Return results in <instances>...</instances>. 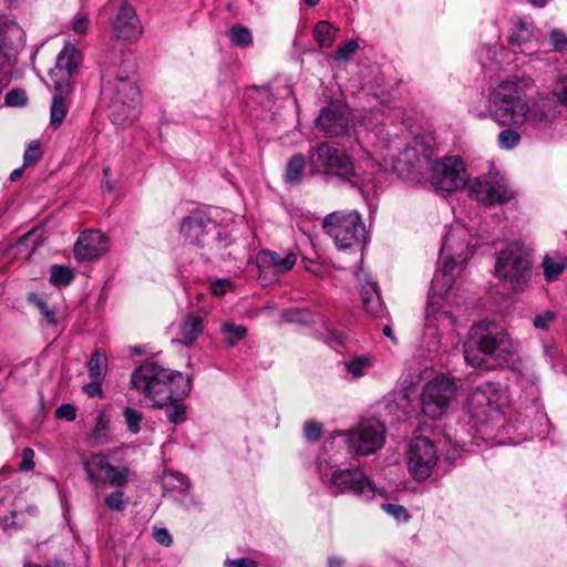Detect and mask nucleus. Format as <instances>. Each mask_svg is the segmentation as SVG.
I'll use <instances>...</instances> for the list:
<instances>
[{
	"mask_svg": "<svg viewBox=\"0 0 567 567\" xmlns=\"http://www.w3.org/2000/svg\"><path fill=\"white\" fill-rule=\"evenodd\" d=\"M101 94L117 126L131 125L137 116L140 89L137 68L128 54L112 53L101 66Z\"/></svg>",
	"mask_w": 567,
	"mask_h": 567,
	"instance_id": "1",
	"label": "nucleus"
},
{
	"mask_svg": "<svg viewBox=\"0 0 567 567\" xmlns=\"http://www.w3.org/2000/svg\"><path fill=\"white\" fill-rule=\"evenodd\" d=\"M466 362L474 368L491 371L508 364L516 344L509 333L493 322H476L463 344Z\"/></svg>",
	"mask_w": 567,
	"mask_h": 567,
	"instance_id": "2",
	"label": "nucleus"
},
{
	"mask_svg": "<svg viewBox=\"0 0 567 567\" xmlns=\"http://www.w3.org/2000/svg\"><path fill=\"white\" fill-rule=\"evenodd\" d=\"M131 385L150 398L155 406H163L188 395L192 381L178 371L146 361L133 371Z\"/></svg>",
	"mask_w": 567,
	"mask_h": 567,
	"instance_id": "3",
	"label": "nucleus"
},
{
	"mask_svg": "<svg viewBox=\"0 0 567 567\" xmlns=\"http://www.w3.org/2000/svg\"><path fill=\"white\" fill-rule=\"evenodd\" d=\"M495 276L511 290L523 291L532 276L530 256L517 243L502 249L495 264Z\"/></svg>",
	"mask_w": 567,
	"mask_h": 567,
	"instance_id": "4",
	"label": "nucleus"
},
{
	"mask_svg": "<svg viewBox=\"0 0 567 567\" xmlns=\"http://www.w3.org/2000/svg\"><path fill=\"white\" fill-rule=\"evenodd\" d=\"M326 234L333 238L339 249H349L365 239V226L358 212H333L322 223Z\"/></svg>",
	"mask_w": 567,
	"mask_h": 567,
	"instance_id": "5",
	"label": "nucleus"
},
{
	"mask_svg": "<svg viewBox=\"0 0 567 567\" xmlns=\"http://www.w3.org/2000/svg\"><path fill=\"white\" fill-rule=\"evenodd\" d=\"M309 163L313 173L323 172L348 182L357 176L351 158L328 142H320L309 152Z\"/></svg>",
	"mask_w": 567,
	"mask_h": 567,
	"instance_id": "6",
	"label": "nucleus"
},
{
	"mask_svg": "<svg viewBox=\"0 0 567 567\" xmlns=\"http://www.w3.org/2000/svg\"><path fill=\"white\" fill-rule=\"evenodd\" d=\"M86 478L94 489L110 485L123 488L128 483L130 470L125 466L117 467L109 462V457L97 453L83 462Z\"/></svg>",
	"mask_w": 567,
	"mask_h": 567,
	"instance_id": "7",
	"label": "nucleus"
},
{
	"mask_svg": "<svg viewBox=\"0 0 567 567\" xmlns=\"http://www.w3.org/2000/svg\"><path fill=\"white\" fill-rule=\"evenodd\" d=\"M456 393L452 379L439 375L425 383L421 393L422 412L431 419H440L446 412Z\"/></svg>",
	"mask_w": 567,
	"mask_h": 567,
	"instance_id": "8",
	"label": "nucleus"
},
{
	"mask_svg": "<svg viewBox=\"0 0 567 567\" xmlns=\"http://www.w3.org/2000/svg\"><path fill=\"white\" fill-rule=\"evenodd\" d=\"M467 183V174L458 157H445L433 165L431 184L442 192H456Z\"/></svg>",
	"mask_w": 567,
	"mask_h": 567,
	"instance_id": "9",
	"label": "nucleus"
},
{
	"mask_svg": "<svg viewBox=\"0 0 567 567\" xmlns=\"http://www.w3.org/2000/svg\"><path fill=\"white\" fill-rule=\"evenodd\" d=\"M385 427L375 419L362 421L348 433V443L358 454H371L381 449Z\"/></svg>",
	"mask_w": 567,
	"mask_h": 567,
	"instance_id": "10",
	"label": "nucleus"
},
{
	"mask_svg": "<svg viewBox=\"0 0 567 567\" xmlns=\"http://www.w3.org/2000/svg\"><path fill=\"white\" fill-rule=\"evenodd\" d=\"M437 455L433 443L423 436L415 437L410 444L408 466L417 481L426 480L436 465Z\"/></svg>",
	"mask_w": 567,
	"mask_h": 567,
	"instance_id": "11",
	"label": "nucleus"
},
{
	"mask_svg": "<svg viewBox=\"0 0 567 567\" xmlns=\"http://www.w3.org/2000/svg\"><path fill=\"white\" fill-rule=\"evenodd\" d=\"M81 61L82 54L79 50L71 44L64 47L58 55L55 66L50 71L54 90L72 91L71 79L78 72Z\"/></svg>",
	"mask_w": 567,
	"mask_h": 567,
	"instance_id": "12",
	"label": "nucleus"
},
{
	"mask_svg": "<svg viewBox=\"0 0 567 567\" xmlns=\"http://www.w3.org/2000/svg\"><path fill=\"white\" fill-rule=\"evenodd\" d=\"M475 198L488 205L503 204L514 197L505 179L497 174H488L476 179L472 185Z\"/></svg>",
	"mask_w": 567,
	"mask_h": 567,
	"instance_id": "13",
	"label": "nucleus"
},
{
	"mask_svg": "<svg viewBox=\"0 0 567 567\" xmlns=\"http://www.w3.org/2000/svg\"><path fill=\"white\" fill-rule=\"evenodd\" d=\"M316 125L327 137L342 136L349 130L348 111L339 103H330L321 110Z\"/></svg>",
	"mask_w": 567,
	"mask_h": 567,
	"instance_id": "14",
	"label": "nucleus"
},
{
	"mask_svg": "<svg viewBox=\"0 0 567 567\" xmlns=\"http://www.w3.org/2000/svg\"><path fill=\"white\" fill-rule=\"evenodd\" d=\"M331 485L339 492H351L355 495L371 498L374 496L373 484L360 470H342L332 473Z\"/></svg>",
	"mask_w": 567,
	"mask_h": 567,
	"instance_id": "15",
	"label": "nucleus"
},
{
	"mask_svg": "<svg viewBox=\"0 0 567 567\" xmlns=\"http://www.w3.org/2000/svg\"><path fill=\"white\" fill-rule=\"evenodd\" d=\"M529 85L530 80L526 79L502 81L489 92L488 107L506 106L505 103H527L524 96Z\"/></svg>",
	"mask_w": 567,
	"mask_h": 567,
	"instance_id": "16",
	"label": "nucleus"
},
{
	"mask_svg": "<svg viewBox=\"0 0 567 567\" xmlns=\"http://www.w3.org/2000/svg\"><path fill=\"white\" fill-rule=\"evenodd\" d=\"M214 228L215 225L208 216L202 212H194L183 219L181 233L188 244L204 246Z\"/></svg>",
	"mask_w": 567,
	"mask_h": 567,
	"instance_id": "17",
	"label": "nucleus"
},
{
	"mask_svg": "<svg viewBox=\"0 0 567 567\" xmlns=\"http://www.w3.org/2000/svg\"><path fill=\"white\" fill-rule=\"evenodd\" d=\"M109 250V239L100 230L83 231L74 245V256L79 260L99 258Z\"/></svg>",
	"mask_w": 567,
	"mask_h": 567,
	"instance_id": "18",
	"label": "nucleus"
},
{
	"mask_svg": "<svg viewBox=\"0 0 567 567\" xmlns=\"http://www.w3.org/2000/svg\"><path fill=\"white\" fill-rule=\"evenodd\" d=\"M498 392L492 384L475 389L467 399V406L473 417H489L497 412Z\"/></svg>",
	"mask_w": 567,
	"mask_h": 567,
	"instance_id": "19",
	"label": "nucleus"
},
{
	"mask_svg": "<svg viewBox=\"0 0 567 567\" xmlns=\"http://www.w3.org/2000/svg\"><path fill=\"white\" fill-rule=\"evenodd\" d=\"M506 106L488 107L491 117L502 126L520 127L526 122L528 103H505Z\"/></svg>",
	"mask_w": 567,
	"mask_h": 567,
	"instance_id": "20",
	"label": "nucleus"
},
{
	"mask_svg": "<svg viewBox=\"0 0 567 567\" xmlns=\"http://www.w3.org/2000/svg\"><path fill=\"white\" fill-rule=\"evenodd\" d=\"M113 29L116 37L124 40H135L142 33L138 18L126 2H122Z\"/></svg>",
	"mask_w": 567,
	"mask_h": 567,
	"instance_id": "21",
	"label": "nucleus"
},
{
	"mask_svg": "<svg viewBox=\"0 0 567 567\" xmlns=\"http://www.w3.org/2000/svg\"><path fill=\"white\" fill-rule=\"evenodd\" d=\"M553 101L548 96H538L532 102V104H528L526 122L546 126L553 121Z\"/></svg>",
	"mask_w": 567,
	"mask_h": 567,
	"instance_id": "22",
	"label": "nucleus"
},
{
	"mask_svg": "<svg viewBox=\"0 0 567 567\" xmlns=\"http://www.w3.org/2000/svg\"><path fill=\"white\" fill-rule=\"evenodd\" d=\"M545 280L556 281L567 269V256L559 252L547 254L542 261Z\"/></svg>",
	"mask_w": 567,
	"mask_h": 567,
	"instance_id": "23",
	"label": "nucleus"
},
{
	"mask_svg": "<svg viewBox=\"0 0 567 567\" xmlns=\"http://www.w3.org/2000/svg\"><path fill=\"white\" fill-rule=\"evenodd\" d=\"M362 302L365 310L374 317H381L384 313V306L380 297L379 288L375 282H367L362 287Z\"/></svg>",
	"mask_w": 567,
	"mask_h": 567,
	"instance_id": "24",
	"label": "nucleus"
},
{
	"mask_svg": "<svg viewBox=\"0 0 567 567\" xmlns=\"http://www.w3.org/2000/svg\"><path fill=\"white\" fill-rule=\"evenodd\" d=\"M259 258L265 265L274 267L277 272L289 271L297 260V256L292 251L287 252L285 256L277 251H262Z\"/></svg>",
	"mask_w": 567,
	"mask_h": 567,
	"instance_id": "25",
	"label": "nucleus"
},
{
	"mask_svg": "<svg viewBox=\"0 0 567 567\" xmlns=\"http://www.w3.org/2000/svg\"><path fill=\"white\" fill-rule=\"evenodd\" d=\"M203 319L193 313L186 315L181 326V336L184 344L193 343L203 332Z\"/></svg>",
	"mask_w": 567,
	"mask_h": 567,
	"instance_id": "26",
	"label": "nucleus"
},
{
	"mask_svg": "<svg viewBox=\"0 0 567 567\" xmlns=\"http://www.w3.org/2000/svg\"><path fill=\"white\" fill-rule=\"evenodd\" d=\"M70 92H64L62 90H55V94L52 100L51 105V114H50V123L54 127H59L64 121L68 113V104L64 95Z\"/></svg>",
	"mask_w": 567,
	"mask_h": 567,
	"instance_id": "27",
	"label": "nucleus"
},
{
	"mask_svg": "<svg viewBox=\"0 0 567 567\" xmlns=\"http://www.w3.org/2000/svg\"><path fill=\"white\" fill-rule=\"evenodd\" d=\"M337 32L338 28L326 20H321L315 25L313 38L320 48H330L334 42Z\"/></svg>",
	"mask_w": 567,
	"mask_h": 567,
	"instance_id": "28",
	"label": "nucleus"
},
{
	"mask_svg": "<svg viewBox=\"0 0 567 567\" xmlns=\"http://www.w3.org/2000/svg\"><path fill=\"white\" fill-rule=\"evenodd\" d=\"M107 427H109V419L104 411L99 412L95 417V425L89 435V442L93 446H99L100 444L107 441Z\"/></svg>",
	"mask_w": 567,
	"mask_h": 567,
	"instance_id": "29",
	"label": "nucleus"
},
{
	"mask_svg": "<svg viewBox=\"0 0 567 567\" xmlns=\"http://www.w3.org/2000/svg\"><path fill=\"white\" fill-rule=\"evenodd\" d=\"M87 369L92 380H104L107 369L105 354L99 350L94 351L89 360Z\"/></svg>",
	"mask_w": 567,
	"mask_h": 567,
	"instance_id": "30",
	"label": "nucleus"
},
{
	"mask_svg": "<svg viewBox=\"0 0 567 567\" xmlns=\"http://www.w3.org/2000/svg\"><path fill=\"white\" fill-rule=\"evenodd\" d=\"M305 156L302 154H295L290 157L288 161L287 167H286V182L290 184H296L301 181L302 173L305 169Z\"/></svg>",
	"mask_w": 567,
	"mask_h": 567,
	"instance_id": "31",
	"label": "nucleus"
},
{
	"mask_svg": "<svg viewBox=\"0 0 567 567\" xmlns=\"http://www.w3.org/2000/svg\"><path fill=\"white\" fill-rule=\"evenodd\" d=\"M534 31L530 24L519 20L515 29L509 35V42L513 44L522 45L532 41Z\"/></svg>",
	"mask_w": 567,
	"mask_h": 567,
	"instance_id": "32",
	"label": "nucleus"
},
{
	"mask_svg": "<svg viewBox=\"0 0 567 567\" xmlns=\"http://www.w3.org/2000/svg\"><path fill=\"white\" fill-rule=\"evenodd\" d=\"M456 266H457V262L454 260V258L453 257L449 258L444 262L440 272L435 275V278L433 280L434 286H436L439 284V280L442 277L443 288L445 290H449L453 286L454 280H455L454 270H455Z\"/></svg>",
	"mask_w": 567,
	"mask_h": 567,
	"instance_id": "33",
	"label": "nucleus"
},
{
	"mask_svg": "<svg viewBox=\"0 0 567 567\" xmlns=\"http://www.w3.org/2000/svg\"><path fill=\"white\" fill-rule=\"evenodd\" d=\"M230 41L240 48H246L251 44L252 37L248 28L241 24H235L229 30Z\"/></svg>",
	"mask_w": 567,
	"mask_h": 567,
	"instance_id": "34",
	"label": "nucleus"
},
{
	"mask_svg": "<svg viewBox=\"0 0 567 567\" xmlns=\"http://www.w3.org/2000/svg\"><path fill=\"white\" fill-rule=\"evenodd\" d=\"M73 272L70 268L53 265L50 271V282L54 286H68L73 279Z\"/></svg>",
	"mask_w": 567,
	"mask_h": 567,
	"instance_id": "35",
	"label": "nucleus"
},
{
	"mask_svg": "<svg viewBox=\"0 0 567 567\" xmlns=\"http://www.w3.org/2000/svg\"><path fill=\"white\" fill-rule=\"evenodd\" d=\"M371 365V358L369 355L355 357L351 361L346 363L347 371L353 378H360L364 375L365 370Z\"/></svg>",
	"mask_w": 567,
	"mask_h": 567,
	"instance_id": "36",
	"label": "nucleus"
},
{
	"mask_svg": "<svg viewBox=\"0 0 567 567\" xmlns=\"http://www.w3.org/2000/svg\"><path fill=\"white\" fill-rule=\"evenodd\" d=\"M517 127H509L503 130L498 134V145L504 150H512L520 142V134L516 131Z\"/></svg>",
	"mask_w": 567,
	"mask_h": 567,
	"instance_id": "37",
	"label": "nucleus"
},
{
	"mask_svg": "<svg viewBox=\"0 0 567 567\" xmlns=\"http://www.w3.org/2000/svg\"><path fill=\"white\" fill-rule=\"evenodd\" d=\"M104 503L111 511L123 512L128 503V499L125 497L123 491L117 489L106 495Z\"/></svg>",
	"mask_w": 567,
	"mask_h": 567,
	"instance_id": "38",
	"label": "nucleus"
},
{
	"mask_svg": "<svg viewBox=\"0 0 567 567\" xmlns=\"http://www.w3.org/2000/svg\"><path fill=\"white\" fill-rule=\"evenodd\" d=\"M223 331L227 334L226 342L229 347H234L237 341L244 339L247 334V329L244 326H235L230 322L224 323Z\"/></svg>",
	"mask_w": 567,
	"mask_h": 567,
	"instance_id": "39",
	"label": "nucleus"
},
{
	"mask_svg": "<svg viewBox=\"0 0 567 567\" xmlns=\"http://www.w3.org/2000/svg\"><path fill=\"white\" fill-rule=\"evenodd\" d=\"M558 318L556 311L545 310L538 315H536L533 319V326L535 329L542 331H548L550 329L551 323H554Z\"/></svg>",
	"mask_w": 567,
	"mask_h": 567,
	"instance_id": "40",
	"label": "nucleus"
},
{
	"mask_svg": "<svg viewBox=\"0 0 567 567\" xmlns=\"http://www.w3.org/2000/svg\"><path fill=\"white\" fill-rule=\"evenodd\" d=\"M125 423L133 434H136L141 430V422L143 421V414L130 406H126L123 411Z\"/></svg>",
	"mask_w": 567,
	"mask_h": 567,
	"instance_id": "41",
	"label": "nucleus"
},
{
	"mask_svg": "<svg viewBox=\"0 0 567 567\" xmlns=\"http://www.w3.org/2000/svg\"><path fill=\"white\" fill-rule=\"evenodd\" d=\"M30 300L34 303V306L41 312V315L43 317V321L45 322V324L54 326L56 323L55 312L52 309L49 308V306L47 305V302L42 298H40L37 295H31L30 296Z\"/></svg>",
	"mask_w": 567,
	"mask_h": 567,
	"instance_id": "42",
	"label": "nucleus"
},
{
	"mask_svg": "<svg viewBox=\"0 0 567 567\" xmlns=\"http://www.w3.org/2000/svg\"><path fill=\"white\" fill-rule=\"evenodd\" d=\"M29 241H32V250H34L43 241L42 231H40L39 228L31 229L30 231L21 236L14 245L8 246V248L2 252L1 256H3L8 250L13 248L14 246H21L28 244Z\"/></svg>",
	"mask_w": 567,
	"mask_h": 567,
	"instance_id": "43",
	"label": "nucleus"
},
{
	"mask_svg": "<svg viewBox=\"0 0 567 567\" xmlns=\"http://www.w3.org/2000/svg\"><path fill=\"white\" fill-rule=\"evenodd\" d=\"M359 49V44L354 40L348 41L344 45L338 48V50L333 53V59L337 62H347Z\"/></svg>",
	"mask_w": 567,
	"mask_h": 567,
	"instance_id": "44",
	"label": "nucleus"
},
{
	"mask_svg": "<svg viewBox=\"0 0 567 567\" xmlns=\"http://www.w3.org/2000/svg\"><path fill=\"white\" fill-rule=\"evenodd\" d=\"M551 94L557 99V101L567 107V75H560L557 78Z\"/></svg>",
	"mask_w": 567,
	"mask_h": 567,
	"instance_id": "45",
	"label": "nucleus"
},
{
	"mask_svg": "<svg viewBox=\"0 0 567 567\" xmlns=\"http://www.w3.org/2000/svg\"><path fill=\"white\" fill-rule=\"evenodd\" d=\"M6 104L10 106H23L28 102L25 92L21 89H12L6 94Z\"/></svg>",
	"mask_w": 567,
	"mask_h": 567,
	"instance_id": "46",
	"label": "nucleus"
},
{
	"mask_svg": "<svg viewBox=\"0 0 567 567\" xmlns=\"http://www.w3.org/2000/svg\"><path fill=\"white\" fill-rule=\"evenodd\" d=\"M381 507L383 508L384 512H386L389 515L393 516L399 520L408 522L410 519V515L406 508L402 505L384 503L382 504Z\"/></svg>",
	"mask_w": 567,
	"mask_h": 567,
	"instance_id": "47",
	"label": "nucleus"
},
{
	"mask_svg": "<svg viewBox=\"0 0 567 567\" xmlns=\"http://www.w3.org/2000/svg\"><path fill=\"white\" fill-rule=\"evenodd\" d=\"M166 417L175 424L183 422L186 419L185 406L182 404H171L166 409Z\"/></svg>",
	"mask_w": 567,
	"mask_h": 567,
	"instance_id": "48",
	"label": "nucleus"
},
{
	"mask_svg": "<svg viewBox=\"0 0 567 567\" xmlns=\"http://www.w3.org/2000/svg\"><path fill=\"white\" fill-rule=\"evenodd\" d=\"M322 426L320 423L309 421L305 424V436L310 442H316L321 437Z\"/></svg>",
	"mask_w": 567,
	"mask_h": 567,
	"instance_id": "49",
	"label": "nucleus"
},
{
	"mask_svg": "<svg viewBox=\"0 0 567 567\" xmlns=\"http://www.w3.org/2000/svg\"><path fill=\"white\" fill-rule=\"evenodd\" d=\"M231 288V282L227 279H217L210 284V291L214 296L221 297Z\"/></svg>",
	"mask_w": 567,
	"mask_h": 567,
	"instance_id": "50",
	"label": "nucleus"
},
{
	"mask_svg": "<svg viewBox=\"0 0 567 567\" xmlns=\"http://www.w3.org/2000/svg\"><path fill=\"white\" fill-rule=\"evenodd\" d=\"M55 416L58 419L74 421L76 417V410L72 404H62L55 410Z\"/></svg>",
	"mask_w": 567,
	"mask_h": 567,
	"instance_id": "51",
	"label": "nucleus"
},
{
	"mask_svg": "<svg viewBox=\"0 0 567 567\" xmlns=\"http://www.w3.org/2000/svg\"><path fill=\"white\" fill-rule=\"evenodd\" d=\"M41 158L40 145L38 142H32L24 153V163H35Z\"/></svg>",
	"mask_w": 567,
	"mask_h": 567,
	"instance_id": "52",
	"label": "nucleus"
},
{
	"mask_svg": "<svg viewBox=\"0 0 567 567\" xmlns=\"http://www.w3.org/2000/svg\"><path fill=\"white\" fill-rule=\"evenodd\" d=\"M184 484V477L179 474L168 473L163 475V486L167 489H175Z\"/></svg>",
	"mask_w": 567,
	"mask_h": 567,
	"instance_id": "53",
	"label": "nucleus"
},
{
	"mask_svg": "<svg viewBox=\"0 0 567 567\" xmlns=\"http://www.w3.org/2000/svg\"><path fill=\"white\" fill-rule=\"evenodd\" d=\"M550 41L558 51H561L567 45L566 34L558 29L550 32Z\"/></svg>",
	"mask_w": 567,
	"mask_h": 567,
	"instance_id": "54",
	"label": "nucleus"
},
{
	"mask_svg": "<svg viewBox=\"0 0 567 567\" xmlns=\"http://www.w3.org/2000/svg\"><path fill=\"white\" fill-rule=\"evenodd\" d=\"M33 456H34V452L32 449L25 447L22 451V461L19 465L21 471L33 470V467H34Z\"/></svg>",
	"mask_w": 567,
	"mask_h": 567,
	"instance_id": "55",
	"label": "nucleus"
},
{
	"mask_svg": "<svg viewBox=\"0 0 567 567\" xmlns=\"http://www.w3.org/2000/svg\"><path fill=\"white\" fill-rule=\"evenodd\" d=\"M302 264L305 269L313 274L315 276L321 277L324 272L323 266L320 262H317L309 258H302Z\"/></svg>",
	"mask_w": 567,
	"mask_h": 567,
	"instance_id": "56",
	"label": "nucleus"
},
{
	"mask_svg": "<svg viewBox=\"0 0 567 567\" xmlns=\"http://www.w3.org/2000/svg\"><path fill=\"white\" fill-rule=\"evenodd\" d=\"M154 538L156 539L157 543L164 546H169L173 542L172 536L165 528H156L154 530Z\"/></svg>",
	"mask_w": 567,
	"mask_h": 567,
	"instance_id": "57",
	"label": "nucleus"
},
{
	"mask_svg": "<svg viewBox=\"0 0 567 567\" xmlns=\"http://www.w3.org/2000/svg\"><path fill=\"white\" fill-rule=\"evenodd\" d=\"M102 381L103 380H92V382L85 384L83 386V391L89 395V396H95V395H101L102 393Z\"/></svg>",
	"mask_w": 567,
	"mask_h": 567,
	"instance_id": "58",
	"label": "nucleus"
},
{
	"mask_svg": "<svg viewBox=\"0 0 567 567\" xmlns=\"http://www.w3.org/2000/svg\"><path fill=\"white\" fill-rule=\"evenodd\" d=\"M226 567H257V563L250 558L228 559L225 563Z\"/></svg>",
	"mask_w": 567,
	"mask_h": 567,
	"instance_id": "59",
	"label": "nucleus"
},
{
	"mask_svg": "<svg viewBox=\"0 0 567 567\" xmlns=\"http://www.w3.org/2000/svg\"><path fill=\"white\" fill-rule=\"evenodd\" d=\"M89 24H90V21L86 17H80L78 18L74 23H73V30L76 32V33H81V34H84L86 33L87 31V28H89Z\"/></svg>",
	"mask_w": 567,
	"mask_h": 567,
	"instance_id": "60",
	"label": "nucleus"
},
{
	"mask_svg": "<svg viewBox=\"0 0 567 567\" xmlns=\"http://www.w3.org/2000/svg\"><path fill=\"white\" fill-rule=\"evenodd\" d=\"M453 234H449L445 238V241L442 246V251L444 250H449V251H452L453 250V245H452V241H453Z\"/></svg>",
	"mask_w": 567,
	"mask_h": 567,
	"instance_id": "61",
	"label": "nucleus"
},
{
	"mask_svg": "<svg viewBox=\"0 0 567 567\" xmlns=\"http://www.w3.org/2000/svg\"><path fill=\"white\" fill-rule=\"evenodd\" d=\"M343 560L339 557H330L329 558V567H341Z\"/></svg>",
	"mask_w": 567,
	"mask_h": 567,
	"instance_id": "62",
	"label": "nucleus"
},
{
	"mask_svg": "<svg viewBox=\"0 0 567 567\" xmlns=\"http://www.w3.org/2000/svg\"><path fill=\"white\" fill-rule=\"evenodd\" d=\"M23 168H17L10 174V181L16 182L22 175Z\"/></svg>",
	"mask_w": 567,
	"mask_h": 567,
	"instance_id": "63",
	"label": "nucleus"
},
{
	"mask_svg": "<svg viewBox=\"0 0 567 567\" xmlns=\"http://www.w3.org/2000/svg\"><path fill=\"white\" fill-rule=\"evenodd\" d=\"M383 333H384V336H386L388 338H390V339H391V340H393L394 342L396 341V339H395V337H394V334H393V331H392V329H391V327H390V326H385V327L383 328Z\"/></svg>",
	"mask_w": 567,
	"mask_h": 567,
	"instance_id": "64",
	"label": "nucleus"
}]
</instances>
